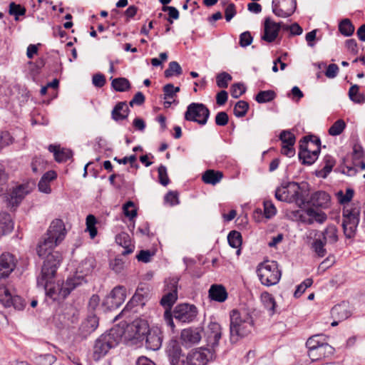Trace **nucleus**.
I'll list each match as a JSON object with an SVG mask.
<instances>
[{
  "label": "nucleus",
  "mask_w": 365,
  "mask_h": 365,
  "mask_svg": "<svg viewBox=\"0 0 365 365\" xmlns=\"http://www.w3.org/2000/svg\"><path fill=\"white\" fill-rule=\"evenodd\" d=\"M300 187L297 182H292L286 185L277 187L275 197L282 202L305 204L306 201L300 193Z\"/></svg>",
  "instance_id": "obj_5"
},
{
  "label": "nucleus",
  "mask_w": 365,
  "mask_h": 365,
  "mask_svg": "<svg viewBox=\"0 0 365 365\" xmlns=\"http://www.w3.org/2000/svg\"><path fill=\"white\" fill-rule=\"evenodd\" d=\"M222 173L220 171L207 170L203 173L202 180L206 184L215 185L222 180Z\"/></svg>",
  "instance_id": "obj_38"
},
{
  "label": "nucleus",
  "mask_w": 365,
  "mask_h": 365,
  "mask_svg": "<svg viewBox=\"0 0 365 365\" xmlns=\"http://www.w3.org/2000/svg\"><path fill=\"white\" fill-rule=\"evenodd\" d=\"M197 315V307L193 304H180L177 305L173 310V316L176 320L182 323H190Z\"/></svg>",
  "instance_id": "obj_14"
},
{
  "label": "nucleus",
  "mask_w": 365,
  "mask_h": 365,
  "mask_svg": "<svg viewBox=\"0 0 365 365\" xmlns=\"http://www.w3.org/2000/svg\"><path fill=\"white\" fill-rule=\"evenodd\" d=\"M264 212L267 218H271L277 213V209L272 201L266 200L264 202Z\"/></svg>",
  "instance_id": "obj_62"
},
{
  "label": "nucleus",
  "mask_w": 365,
  "mask_h": 365,
  "mask_svg": "<svg viewBox=\"0 0 365 365\" xmlns=\"http://www.w3.org/2000/svg\"><path fill=\"white\" fill-rule=\"evenodd\" d=\"M222 337V327L217 322H210L205 331V338L207 345L210 346V350L215 351V349L218 346L219 341Z\"/></svg>",
  "instance_id": "obj_17"
},
{
  "label": "nucleus",
  "mask_w": 365,
  "mask_h": 365,
  "mask_svg": "<svg viewBox=\"0 0 365 365\" xmlns=\"http://www.w3.org/2000/svg\"><path fill=\"white\" fill-rule=\"evenodd\" d=\"M178 279L173 278L167 284L168 292L163 295L160 300V304L170 309L178 299Z\"/></svg>",
  "instance_id": "obj_18"
},
{
  "label": "nucleus",
  "mask_w": 365,
  "mask_h": 365,
  "mask_svg": "<svg viewBox=\"0 0 365 365\" xmlns=\"http://www.w3.org/2000/svg\"><path fill=\"white\" fill-rule=\"evenodd\" d=\"M122 333L116 329H111L108 332L101 335L95 341L93 358L98 361L104 357L112 348L115 347L121 340Z\"/></svg>",
  "instance_id": "obj_3"
},
{
  "label": "nucleus",
  "mask_w": 365,
  "mask_h": 365,
  "mask_svg": "<svg viewBox=\"0 0 365 365\" xmlns=\"http://www.w3.org/2000/svg\"><path fill=\"white\" fill-rule=\"evenodd\" d=\"M339 31L344 36H350L354 32V26L349 19H344L339 24Z\"/></svg>",
  "instance_id": "obj_42"
},
{
  "label": "nucleus",
  "mask_w": 365,
  "mask_h": 365,
  "mask_svg": "<svg viewBox=\"0 0 365 365\" xmlns=\"http://www.w3.org/2000/svg\"><path fill=\"white\" fill-rule=\"evenodd\" d=\"M334 351V349L328 343L322 344L321 346L317 347L308 351V356L313 361H318L324 358L331 356Z\"/></svg>",
  "instance_id": "obj_24"
},
{
  "label": "nucleus",
  "mask_w": 365,
  "mask_h": 365,
  "mask_svg": "<svg viewBox=\"0 0 365 365\" xmlns=\"http://www.w3.org/2000/svg\"><path fill=\"white\" fill-rule=\"evenodd\" d=\"M324 160L325 165L319 171V176L325 178L334 166L335 160L331 156H326Z\"/></svg>",
  "instance_id": "obj_49"
},
{
  "label": "nucleus",
  "mask_w": 365,
  "mask_h": 365,
  "mask_svg": "<svg viewBox=\"0 0 365 365\" xmlns=\"http://www.w3.org/2000/svg\"><path fill=\"white\" fill-rule=\"evenodd\" d=\"M48 150L53 153L55 160L58 163L66 162L72 158V151L68 149H61L60 146L50 145Z\"/></svg>",
  "instance_id": "obj_33"
},
{
  "label": "nucleus",
  "mask_w": 365,
  "mask_h": 365,
  "mask_svg": "<svg viewBox=\"0 0 365 365\" xmlns=\"http://www.w3.org/2000/svg\"><path fill=\"white\" fill-rule=\"evenodd\" d=\"M354 195V190L352 188H346L345 192L342 190H339L336 192L338 201L341 205L349 202L352 200Z\"/></svg>",
  "instance_id": "obj_46"
},
{
  "label": "nucleus",
  "mask_w": 365,
  "mask_h": 365,
  "mask_svg": "<svg viewBox=\"0 0 365 365\" xmlns=\"http://www.w3.org/2000/svg\"><path fill=\"white\" fill-rule=\"evenodd\" d=\"M98 327V318L94 314H91L82 322L79 331L86 337L93 332Z\"/></svg>",
  "instance_id": "obj_26"
},
{
  "label": "nucleus",
  "mask_w": 365,
  "mask_h": 365,
  "mask_svg": "<svg viewBox=\"0 0 365 365\" xmlns=\"http://www.w3.org/2000/svg\"><path fill=\"white\" fill-rule=\"evenodd\" d=\"M44 256H46V259L38 277H54L62 261V255L58 252H51L50 250H48Z\"/></svg>",
  "instance_id": "obj_9"
},
{
  "label": "nucleus",
  "mask_w": 365,
  "mask_h": 365,
  "mask_svg": "<svg viewBox=\"0 0 365 365\" xmlns=\"http://www.w3.org/2000/svg\"><path fill=\"white\" fill-rule=\"evenodd\" d=\"M124 215L130 220H133L137 215V210L135 208L134 203L132 201H128L123 206Z\"/></svg>",
  "instance_id": "obj_57"
},
{
  "label": "nucleus",
  "mask_w": 365,
  "mask_h": 365,
  "mask_svg": "<svg viewBox=\"0 0 365 365\" xmlns=\"http://www.w3.org/2000/svg\"><path fill=\"white\" fill-rule=\"evenodd\" d=\"M329 201L330 197L329 194L324 191H317L311 195L307 203L310 205V207L319 209V207H327L329 206Z\"/></svg>",
  "instance_id": "obj_23"
},
{
  "label": "nucleus",
  "mask_w": 365,
  "mask_h": 365,
  "mask_svg": "<svg viewBox=\"0 0 365 365\" xmlns=\"http://www.w3.org/2000/svg\"><path fill=\"white\" fill-rule=\"evenodd\" d=\"M96 267V260L93 257H87L83 259L76 268V274L83 276V278L90 275Z\"/></svg>",
  "instance_id": "obj_30"
},
{
  "label": "nucleus",
  "mask_w": 365,
  "mask_h": 365,
  "mask_svg": "<svg viewBox=\"0 0 365 365\" xmlns=\"http://www.w3.org/2000/svg\"><path fill=\"white\" fill-rule=\"evenodd\" d=\"M86 283L87 280L83 278V276H79L75 273L72 277H68L66 282L63 283L65 289L62 292L63 296L67 297L74 289Z\"/></svg>",
  "instance_id": "obj_29"
},
{
  "label": "nucleus",
  "mask_w": 365,
  "mask_h": 365,
  "mask_svg": "<svg viewBox=\"0 0 365 365\" xmlns=\"http://www.w3.org/2000/svg\"><path fill=\"white\" fill-rule=\"evenodd\" d=\"M164 201L170 206H175L180 203L178 193L175 191H169L164 197Z\"/></svg>",
  "instance_id": "obj_60"
},
{
  "label": "nucleus",
  "mask_w": 365,
  "mask_h": 365,
  "mask_svg": "<svg viewBox=\"0 0 365 365\" xmlns=\"http://www.w3.org/2000/svg\"><path fill=\"white\" fill-rule=\"evenodd\" d=\"M14 229V222L11 215L6 212H0V237L11 232Z\"/></svg>",
  "instance_id": "obj_32"
},
{
  "label": "nucleus",
  "mask_w": 365,
  "mask_h": 365,
  "mask_svg": "<svg viewBox=\"0 0 365 365\" xmlns=\"http://www.w3.org/2000/svg\"><path fill=\"white\" fill-rule=\"evenodd\" d=\"M148 322L143 319H135L127 327V331L130 337L137 340H143L150 331Z\"/></svg>",
  "instance_id": "obj_16"
},
{
  "label": "nucleus",
  "mask_w": 365,
  "mask_h": 365,
  "mask_svg": "<svg viewBox=\"0 0 365 365\" xmlns=\"http://www.w3.org/2000/svg\"><path fill=\"white\" fill-rule=\"evenodd\" d=\"M315 142L316 143H313L314 148L299 152V158L302 164L310 165L318 158L320 152V140L319 139H316Z\"/></svg>",
  "instance_id": "obj_22"
},
{
  "label": "nucleus",
  "mask_w": 365,
  "mask_h": 365,
  "mask_svg": "<svg viewBox=\"0 0 365 365\" xmlns=\"http://www.w3.org/2000/svg\"><path fill=\"white\" fill-rule=\"evenodd\" d=\"M167 352L172 365H181L185 363L184 360H180L182 350L177 341L172 340L169 342Z\"/></svg>",
  "instance_id": "obj_25"
},
{
  "label": "nucleus",
  "mask_w": 365,
  "mask_h": 365,
  "mask_svg": "<svg viewBox=\"0 0 365 365\" xmlns=\"http://www.w3.org/2000/svg\"><path fill=\"white\" fill-rule=\"evenodd\" d=\"M261 299L269 314L273 315L275 312L276 302L272 294L268 292H264L261 295Z\"/></svg>",
  "instance_id": "obj_40"
},
{
  "label": "nucleus",
  "mask_w": 365,
  "mask_h": 365,
  "mask_svg": "<svg viewBox=\"0 0 365 365\" xmlns=\"http://www.w3.org/2000/svg\"><path fill=\"white\" fill-rule=\"evenodd\" d=\"M342 217L344 234L346 238L352 239L356 235V229L359 222V210L356 208L349 209L344 207Z\"/></svg>",
  "instance_id": "obj_7"
},
{
  "label": "nucleus",
  "mask_w": 365,
  "mask_h": 365,
  "mask_svg": "<svg viewBox=\"0 0 365 365\" xmlns=\"http://www.w3.org/2000/svg\"><path fill=\"white\" fill-rule=\"evenodd\" d=\"M159 182L163 186L169 184L170 180L167 173V168L165 165H161L158 170Z\"/></svg>",
  "instance_id": "obj_64"
},
{
  "label": "nucleus",
  "mask_w": 365,
  "mask_h": 365,
  "mask_svg": "<svg viewBox=\"0 0 365 365\" xmlns=\"http://www.w3.org/2000/svg\"><path fill=\"white\" fill-rule=\"evenodd\" d=\"M275 97L274 91L272 90L262 91L257 93L255 101L259 103H264L272 101Z\"/></svg>",
  "instance_id": "obj_45"
},
{
  "label": "nucleus",
  "mask_w": 365,
  "mask_h": 365,
  "mask_svg": "<svg viewBox=\"0 0 365 365\" xmlns=\"http://www.w3.org/2000/svg\"><path fill=\"white\" fill-rule=\"evenodd\" d=\"M53 279L54 277H38L37 285L42 287L46 295L54 300L66 298V297H63L62 292L65 289L63 282H58L56 284H53Z\"/></svg>",
  "instance_id": "obj_10"
},
{
  "label": "nucleus",
  "mask_w": 365,
  "mask_h": 365,
  "mask_svg": "<svg viewBox=\"0 0 365 365\" xmlns=\"http://www.w3.org/2000/svg\"><path fill=\"white\" fill-rule=\"evenodd\" d=\"M297 214L300 221L307 225H312L314 222L322 224L327 219V215L324 212L312 207H309L300 212L298 211Z\"/></svg>",
  "instance_id": "obj_12"
},
{
  "label": "nucleus",
  "mask_w": 365,
  "mask_h": 365,
  "mask_svg": "<svg viewBox=\"0 0 365 365\" xmlns=\"http://www.w3.org/2000/svg\"><path fill=\"white\" fill-rule=\"evenodd\" d=\"M66 235V230L63 222L56 219L51 223L46 233V237L41 242L36 248L37 254L43 257L48 250H51L60 244Z\"/></svg>",
  "instance_id": "obj_2"
},
{
  "label": "nucleus",
  "mask_w": 365,
  "mask_h": 365,
  "mask_svg": "<svg viewBox=\"0 0 365 365\" xmlns=\"http://www.w3.org/2000/svg\"><path fill=\"white\" fill-rule=\"evenodd\" d=\"M111 86L118 92H125L130 88V83L125 78H116L112 80Z\"/></svg>",
  "instance_id": "obj_39"
},
{
  "label": "nucleus",
  "mask_w": 365,
  "mask_h": 365,
  "mask_svg": "<svg viewBox=\"0 0 365 365\" xmlns=\"http://www.w3.org/2000/svg\"><path fill=\"white\" fill-rule=\"evenodd\" d=\"M279 31V25L272 21L270 17H267L264 23V34L262 36V39L268 43L273 42Z\"/></svg>",
  "instance_id": "obj_20"
},
{
  "label": "nucleus",
  "mask_w": 365,
  "mask_h": 365,
  "mask_svg": "<svg viewBox=\"0 0 365 365\" xmlns=\"http://www.w3.org/2000/svg\"><path fill=\"white\" fill-rule=\"evenodd\" d=\"M86 231L89 233L90 237L93 239L97 235V228L96 227L97 224V220L93 215H88L86 217Z\"/></svg>",
  "instance_id": "obj_43"
},
{
  "label": "nucleus",
  "mask_w": 365,
  "mask_h": 365,
  "mask_svg": "<svg viewBox=\"0 0 365 365\" xmlns=\"http://www.w3.org/2000/svg\"><path fill=\"white\" fill-rule=\"evenodd\" d=\"M115 242L124 248V250L122 252L123 255H129L133 252L134 245H132L130 237L126 232L118 234L115 237Z\"/></svg>",
  "instance_id": "obj_36"
},
{
  "label": "nucleus",
  "mask_w": 365,
  "mask_h": 365,
  "mask_svg": "<svg viewBox=\"0 0 365 365\" xmlns=\"http://www.w3.org/2000/svg\"><path fill=\"white\" fill-rule=\"evenodd\" d=\"M359 87L357 85H353L349 91V98L356 103H364L365 102V97L363 94L359 92Z\"/></svg>",
  "instance_id": "obj_44"
},
{
  "label": "nucleus",
  "mask_w": 365,
  "mask_h": 365,
  "mask_svg": "<svg viewBox=\"0 0 365 365\" xmlns=\"http://www.w3.org/2000/svg\"><path fill=\"white\" fill-rule=\"evenodd\" d=\"M323 240L328 244H335L338 240V230L334 225H330L322 232Z\"/></svg>",
  "instance_id": "obj_37"
},
{
  "label": "nucleus",
  "mask_w": 365,
  "mask_h": 365,
  "mask_svg": "<svg viewBox=\"0 0 365 365\" xmlns=\"http://www.w3.org/2000/svg\"><path fill=\"white\" fill-rule=\"evenodd\" d=\"M256 272L260 282L267 287L277 284L282 275L277 262L274 260L260 262L257 267Z\"/></svg>",
  "instance_id": "obj_4"
},
{
  "label": "nucleus",
  "mask_w": 365,
  "mask_h": 365,
  "mask_svg": "<svg viewBox=\"0 0 365 365\" xmlns=\"http://www.w3.org/2000/svg\"><path fill=\"white\" fill-rule=\"evenodd\" d=\"M125 297V288L123 286H117L106 297L103 305L109 310L117 309L124 302Z\"/></svg>",
  "instance_id": "obj_15"
},
{
  "label": "nucleus",
  "mask_w": 365,
  "mask_h": 365,
  "mask_svg": "<svg viewBox=\"0 0 365 365\" xmlns=\"http://www.w3.org/2000/svg\"><path fill=\"white\" fill-rule=\"evenodd\" d=\"M209 297L214 301L223 302L227 298V292L222 285L212 284L209 289Z\"/></svg>",
  "instance_id": "obj_34"
},
{
  "label": "nucleus",
  "mask_w": 365,
  "mask_h": 365,
  "mask_svg": "<svg viewBox=\"0 0 365 365\" xmlns=\"http://www.w3.org/2000/svg\"><path fill=\"white\" fill-rule=\"evenodd\" d=\"M30 191L27 185H20L13 188L7 198L9 205L17 206Z\"/></svg>",
  "instance_id": "obj_21"
},
{
  "label": "nucleus",
  "mask_w": 365,
  "mask_h": 365,
  "mask_svg": "<svg viewBox=\"0 0 365 365\" xmlns=\"http://www.w3.org/2000/svg\"><path fill=\"white\" fill-rule=\"evenodd\" d=\"M331 314L334 319L344 321L351 317L352 310L349 303L343 302L333 307Z\"/></svg>",
  "instance_id": "obj_27"
},
{
  "label": "nucleus",
  "mask_w": 365,
  "mask_h": 365,
  "mask_svg": "<svg viewBox=\"0 0 365 365\" xmlns=\"http://www.w3.org/2000/svg\"><path fill=\"white\" fill-rule=\"evenodd\" d=\"M182 72L180 65L177 61H171L169 63L168 68L165 71L164 74L166 78L173 76H180Z\"/></svg>",
  "instance_id": "obj_47"
},
{
  "label": "nucleus",
  "mask_w": 365,
  "mask_h": 365,
  "mask_svg": "<svg viewBox=\"0 0 365 365\" xmlns=\"http://www.w3.org/2000/svg\"><path fill=\"white\" fill-rule=\"evenodd\" d=\"M313 143H316L315 140H312L311 139L310 136H304L300 141H299V151H305L308 150L309 149L314 148L313 147Z\"/></svg>",
  "instance_id": "obj_63"
},
{
  "label": "nucleus",
  "mask_w": 365,
  "mask_h": 365,
  "mask_svg": "<svg viewBox=\"0 0 365 365\" xmlns=\"http://www.w3.org/2000/svg\"><path fill=\"white\" fill-rule=\"evenodd\" d=\"M145 347L152 351L159 349L162 344L160 332L157 329H151L145 336Z\"/></svg>",
  "instance_id": "obj_28"
},
{
  "label": "nucleus",
  "mask_w": 365,
  "mask_h": 365,
  "mask_svg": "<svg viewBox=\"0 0 365 365\" xmlns=\"http://www.w3.org/2000/svg\"><path fill=\"white\" fill-rule=\"evenodd\" d=\"M232 80V76L228 73L222 72L216 76L217 86L219 88H226L228 83Z\"/></svg>",
  "instance_id": "obj_56"
},
{
  "label": "nucleus",
  "mask_w": 365,
  "mask_h": 365,
  "mask_svg": "<svg viewBox=\"0 0 365 365\" xmlns=\"http://www.w3.org/2000/svg\"><path fill=\"white\" fill-rule=\"evenodd\" d=\"M0 303L6 308L14 307L18 311L26 307L25 300L19 296L11 286L0 284Z\"/></svg>",
  "instance_id": "obj_6"
},
{
  "label": "nucleus",
  "mask_w": 365,
  "mask_h": 365,
  "mask_svg": "<svg viewBox=\"0 0 365 365\" xmlns=\"http://www.w3.org/2000/svg\"><path fill=\"white\" fill-rule=\"evenodd\" d=\"M326 337L322 334H316L308 339L306 342V346L308 349V351L312 350L313 349H317V347L321 346L322 344H326Z\"/></svg>",
  "instance_id": "obj_41"
},
{
  "label": "nucleus",
  "mask_w": 365,
  "mask_h": 365,
  "mask_svg": "<svg viewBox=\"0 0 365 365\" xmlns=\"http://www.w3.org/2000/svg\"><path fill=\"white\" fill-rule=\"evenodd\" d=\"M179 91L180 87H175L172 83L165 85L163 86L164 99L173 98Z\"/></svg>",
  "instance_id": "obj_58"
},
{
  "label": "nucleus",
  "mask_w": 365,
  "mask_h": 365,
  "mask_svg": "<svg viewBox=\"0 0 365 365\" xmlns=\"http://www.w3.org/2000/svg\"><path fill=\"white\" fill-rule=\"evenodd\" d=\"M202 338L200 331L197 329H185L181 332V339L186 344H195L198 343Z\"/></svg>",
  "instance_id": "obj_31"
},
{
  "label": "nucleus",
  "mask_w": 365,
  "mask_h": 365,
  "mask_svg": "<svg viewBox=\"0 0 365 365\" xmlns=\"http://www.w3.org/2000/svg\"><path fill=\"white\" fill-rule=\"evenodd\" d=\"M249 108V104L244 101H238L234 108V114L236 117L241 118L246 115Z\"/></svg>",
  "instance_id": "obj_51"
},
{
  "label": "nucleus",
  "mask_w": 365,
  "mask_h": 365,
  "mask_svg": "<svg viewBox=\"0 0 365 365\" xmlns=\"http://www.w3.org/2000/svg\"><path fill=\"white\" fill-rule=\"evenodd\" d=\"M130 110L125 102H119L113 108L111 117L115 121L125 120L128 118Z\"/></svg>",
  "instance_id": "obj_35"
},
{
  "label": "nucleus",
  "mask_w": 365,
  "mask_h": 365,
  "mask_svg": "<svg viewBox=\"0 0 365 365\" xmlns=\"http://www.w3.org/2000/svg\"><path fill=\"white\" fill-rule=\"evenodd\" d=\"M215 356V351L208 348L191 351L186 357L187 365H206Z\"/></svg>",
  "instance_id": "obj_11"
},
{
  "label": "nucleus",
  "mask_w": 365,
  "mask_h": 365,
  "mask_svg": "<svg viewBox=\"0 0 365 365\" xmlns=\"http://www.w3.org/2000/svg\"><path fill=\"white\" fill-rule=\"evenodd\" d=\"M230 321V340L232 344L247 336L255 329L252 314L246 309L232 310Z\"/></svg>",
  "instance_id": "obj_1"
},
{
  "label": "nucleus",
  "mask_w": 365,
  "mask_h": 365,
  "mask_svg": "<svg viewBox=\"0 0 365 365\" xmlns=\"http://www.w3.org/2000/svg\"><path fill=\"white\" fill-rule=\"evenodd\" d=\"M227 240L232 247L238 248L242 245V235L237 231H231L227 236Z\"/></svg>",
  "instance_id": "obj_48"
},
{
  "label": "nucleus",
  "mask_w": 365,
  "mask_h": 365,
  "mask_svg": "<svg viewBox=\"0 0 365 365\" xmlns=\"http://www.w3.org/2000/svg\"><path fill=\"white\" fill-rule=\"evenodd\" d=\"M14 138L8 131L0 133V151L5 147L12 144Z\"/></svg>",
  "instance_id": "obj_61"
},
{
  "label": "nucleus",
  "mask_w": 365,
  "mask_h": 365,
  "mask_svg": "<svg viewBox=\"0 0 365 365\" xmlns=\"http://www.w3.org/2000/svg\"><path fill=\"white\" fill-rule=\"evenodd\" d=\"M312 283L313 280L311 278H307L303 281L300 284L297 286V289L294 294V297H299L308 287L312 286Z\"/></svg>",
  "instance_id": "obj_59"
},
{
  "label": "nucleus",
  "mask_w": 365,
  "mask_h": 365,
  "mask_svg": "<svg viewBox=\"0 0 365 365\" xmlns=\"http://www.w3.org/2000/svg\"><path fill=\"white\" fill-rule=\"evenodd\" d=\"M209 116V109L204 104L200 103H190L185 113L186 120L196 122L201 125L207 123Z\"/></svg>",
  "instance_id": "obj_8"
},
{
  "label": "nucleus",
  "mask_w": 365,
  "mask_h": 365,
  "mask_svg": "<svg viewBox=\"0 0 365 365\" xmlns=\"http://www.w3.org/2000/svg\"><path fill=\"white\" fill-rule=\"evenodd\" d=\"M56 361V356L50 354L39 355L35 358L37 365H52Z\"/></svg>",
  "instance_id": "obj_53"
},
{
  "label": "nucleus",
  "mask_w": 365,
  "mask_h": 365,
  "mask_svg": "<svg viewBox=\"0 0 365 365\" xmlns=\"http://www.w3.org/2000/svg\"><path fill=\"white\" fill-rule=\"evenodd\" d=\"M346 127L345 122L341 120H337L329 129V134L332 136L340 135Z\"/></svg>",
  "instance_id": "obj_52"
},
{
  "label": "nucleus",
  "mask_w": 365,
  "mask_h": 365,
  "mask_svg": "<svg viewBox=\"0 0 365 365\" xmlns=\"http://www.w3.org/2000/svg\"><path fill=\"white\" fill-rule=\"evenodd\" d=\"M17 259L9 252H4L0 255V278H6L14 270Z\"/></svg>",
  "instance_id": "obj_19"
},
{
  "label": "nucleus",
  "mask_w": 365,
  "mask_h": 365,
  "mask_svg": "<svg viewBox=\"0 0 365 365\" xmlns=\"http://www.w3.org/2000/svg\"><path fill=\"white\" fill-rule=\"evenodd\" d=\"M46 161L41 157L35 158L31 163V168L34 173L43 172L46 168Z\"/></svg>",
  "instance_id": "obj_50"
},
{
  "label": "nucleus",
  "mask_w": 365,
  "mask_h": 365,
  "mask_svg": "<svg viewBox=\"0 0 365 365\" xmlns=\"http://www.w3.org/2000/svg\"><path fill=\"white\" fill-rule=\"evenodd\" d=\"M279 139L282 145H294L295 135L289 130H282L279 135Z\"/></svg>",
  "instance_id": "obj_55"
},
{
  "label": "nucleus",
  "mask_w": 365,
  "mask_h": 365,
  "mask_svg": "<svg viewBox=\"0 0 365 365\" xmlns=\"http://www.w3.org/2000/svg\"><path fill=\"white\" fill-rule=\"evenodd\" d=\"M296 0H272V12L278 17L288 18L296 11Z\"/></svg>",
  "instance_id": "obj_13"
},
{
  "label": "nucleus",
  "mask_w": 365,
  "mask_h": 365,
  "mask_svg": "<svg viewBox=\"0 0 365 365\" xmlns=\"http://www.w3.org/2000/svg\"><path fill=\"white\" fill-rule=\"evenodd\" d=\"M327 243L322 239H316L312 243V248L315 253L320 257L325 256L327 250L324 246Z\"/></svg>",
  "instance_id": "obj_54"
}]
</instances>
